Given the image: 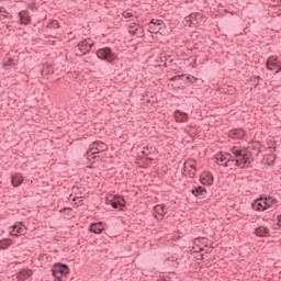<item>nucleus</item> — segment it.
<instances>
[{
	"label": "nucleus",
	"mask_w": 281,
	"mask_h": 281,
	"mask_svg": "<svg viewBox=\"0 0 281 281\" xmlns=\"http://www.w3.org/2000/svg\"><path fill=\"white\" fill-rule=\"evenodd\" d=\"M53 277L56 278L58 281H63V276H68L69 273V266L55 263L54 268L52 269Z\"/></svg>",
	"instance_id": "20e7f679"
},
{
	"label": "nucleus",
	"mask_w": 281,
	"mask_h": 281,
	"mask_svg": "<svg viewBox=\"0 0 281 281\" xmlns=\"http://www.w3.org/2000/svg\"><path fill=\"white\" fill-rule=\"evenodd\" d=\"M158 281H171L170 277H161Z\"/></svg>",
	"instance_id": "473e14b6"
},
{
	"label": "nucleus",
	"mask_w": 281,
	"mask_h": 281,
	"mask_svg": "<svg viewBox=\"0 0 281 281\" xmlns=\"http://www.w3.org/2000/svg\"><path fill=\"white\" fill-rule=\"evenodd\" d=\"M255 234L256 236H260V237L269 236V228L265 226H259L255 229Z\"/></svg>",
	"instance_id": "5701e85b"
},
{
	"label": "nucleus",
	"mask_w": 281,
	"mask_h": 281,
	"mask_svg": "<svg viewBox=\"0 0 281 281\" xmlns=\"http://www.w3.org/2000/svg\"><path fill=\"white\" fill-rule=\"evenodd\" d=\"M12 245L10 239H2L0 240V249H8Z\"/></svg>",
	"instance_id": "a878e982"
},
{
	"label": "nucleus",
	"mask_w": 281,
	"mask_h": 281,
	"mask_svg": "<svg viewBox=\"0 0 281 281\" xmlns=\"http://www.w3.org/2000/svg\"><path fill=\"white\" fill-rule=\"evenodd\" d=\"M266 210H269V207H273L277 203L278 200L269 196V198H263Z\"/></svg>",
	"instance_id": "393cba45"
},
{
	"label": "nucleus",
	"mask_w": 281,
	"mask_h": 281,
	"mask_svg": "<svg viewBox=\"0 0 281 281\" xmlns=\"http://www.w3.org/2000/svg\"><path fill=\"white\" fill-rule=\"evenodd\" d=\"M153 147H144L142 150V154L144 155V157H148V155H150V153H153Z\"/></svg>",
	"instance_id": "cd10ccee"
},
{
	"label": "nucleus",
	"mask_w": 281,
	"mask_h": 281,
	"mask_svg": "<svg viewBox=\"0 0 281 281\" xmlns=\"http://www.w3.org/2000/svg\"><path fill=\"white\" fill-rule=\"evenodd\" d=\"M128 32L130 34H132V36H137V38H144V26L139 24H134L133 26L130 25Z\"/></svg>",
	"instance_id": "9b49d317"
},
{
	"label": "nucleus",
	"mask_w": 281,
	"mask_h": 281,
	"mask_svg": "<svg viewBox=\"0 0 281 281\" xmlns=\"http://www.w3.org/2000/svg\"><path fill=\"white\" fill-rule=\"evenodd\" d=\"M97 56L100 60H105V63L110 64H112L117 58L110 47L99 48L97 50Z\"/></svg>",
	"instance_id": "7ed1b4c3"
},
{
	"label": "nucleus",
	"mask_w": 281,
	"mask_h": 281,
	"mask_svg": "<svg viewBox=\"0 0 281 281\" xmlns=\"http://www.w3.org/2000/svg\"><path fill=\"white\" fill-rule=\"evenodd\" d=\"M247 155H248V161L249 165L251 164L250 159L252 156L258 157V155H260V146H254L251 151H248L247 149H245Z\"/></svg>",
	"instance_id": "4be33fe9"
},
{
	"label": "nucleus",
	"mask_w": 281,
	"mask_h": 281,
	"mask_svg": "<svg viewBox=\"0 0 281 281\" xmlns=\"http://www.w3.org/2000/svg\"><path fill=\"white\" fill-rule=\"evenodd\" d=\"M252 210L256 212H265L267 206L265 205V198H259L251 203Z\"/></svg>",
	"instance_id": "ddd939ff"
},
{
	"label": "nucleus",
	"mask_w": 281,
	"mask_h": 281,
	"mask_svg": "<svg viewBox=\"0 0 281 281\" xmlns=\"http://www.w3.org/2000/svg\"><path fill=\"white\" fill-rule=\"evenodd\" d=\"M19 18L21 23H23L24 25H27V23H30V14H27V11H20Z\"/></svg>",
	"instance_id": "b1692460"
},
{
	"label": "nucleus",
	"mask_w": 281,
	"mask_h": 281,
	"mask_svg": "<svg viewBox=\"0 0 281 281\" xmlns=\"http://www.w3.org/2000/svg\"><path fill=\"white\" fill-rule=\"evenodd\" d=\"M154 212H156L155 218H157V221H159V218H164V216L166 215V205L164 204H158L154 207ZM160 216V217H159Z\"/></svg>",
	"instance_id": "dca6fc26"
},
{
	"label": "nucleus",
	"mask_w": 281,
	"mask_h": 281,
	"mask_svg": "<svg viewBox=\"0 0 281 281\" xmlns=\"http://www.w3.org/2000/svg\"><path fill=\"white\" fill-rule=\"evenodd\" d=\"M52 25H53V27H58L59 23H58V21L55 20V21H53Z\"/></svg>",
	"instance_id": "72a5a7b5"
},
{
	"label": "nucleus",
	"mask_w": 281,
	"mask_h": 281,
	"mask_svg": "<svg viewBox=\"0 0 281 281\" xmlns=\"http://www.w3.org/2000/svg\"><path fill=\"white\" fill-rule=\"evenodd\" d=\"M193 63H196V59H193Z\"/></svg>",
	"instance_id": "58836bf2"
},
{
	"label": "nucleus",
	"mask_w": 281,
	"mask_h": 281,
	"mask_svg": "<svg viewBox=\"0 0 281 281\" xmlns=\"http://www.w3.org/2000/svg\"><path fill=\"white\" fill-rule=\"evenodd\" d=\"M267 69L269 71H274V74H280L281 71V64L278 61V58L271 56L267 60Z\"/></svg>",
	"instance_id": "0eeeda50"
},
{
	"label": "nucleus",
	"mask_w": 281,
	"mask_h": 281,
	"mask_svg": "<svg viewBox=\"0 0 281 281\" xmlns=\"http://www.w3.org/2000/svg\"><path fill=\"white\" fill-rule=\"evenodd\" d=\"M278 225H281V215L278 216Z\"/></svg>",
	"instance_id": "c9c22d12"
},
{
	"label": "nucleus",
	"mask_w": 281,
	"mask_h": 281,
	"mask_svg": "<svg viewBox=\"0 0 281 281\" xmlns=\"http://www.w3.org/2000/svg\"><path fill=\"white\" fill-rule=\"evenodd\" d=\"M5 12H8V11L5 10V8L0 7V14H3V13H5Z\"/></svg>",
	"instance_id": "f704fd0d"
},
{
	"label": "nucleus",
	"mask_w": 281,
	"mask_h": 281,
	"mask_svg": "<svg viewBox=\"0 0 281 281\" xmlns=\"http://www.w3.org/2000/svg\"><path fill=\"white\" fill-rule=\"evenodd\" d=\"M201 19H203V15H201V13L190 14L184 18L186 25H189L190 27H192V25H199V23H201Z\"/></svg>",
	"instance_id": "1a4fd4ad"
},
{
	"label": "nucleus",
	"mask_w": 281,
	"mask_h": 281,
	"mask_svg": "<svg viewBox=\"0 0 281 281\" xmlns=\"http://www.w3.org/2000/svg\"><path fill=\"white\" fill-rule=\"evenodd\" d=\"M11 65H14V59L9 58V59L3 64V67H11Z\"/></svg>",
	"instance_id": "7c9ffc66"
},
{
	"label": "nucleus",
	"mask_w": 281,
	"mask_h": 281,
	"mask_svg": "<svg viewBox=\"0 0 281 281\" xmlns=\"http://www.w3.org/2000/svg\"><path fill=\"white\" fill-rule=\"evenodd\" d=\"M176 122H188L189 115L186 112H181L180 110H176L175 113Z\"/></svg>",
	"instance_id": "f3484780"
},
{
	"label": "nucleus",
	"mask_w": 281,
	"mask_h": 281,
	"mask_svg": "<svg viewBox=\"0 0 281 281\" xmlns=\"http://www.w3.org/2000/svg\"><path fill=\"white\" fill-rule=\"evenodd\" d=\"M110 203L112 207H114V210H120L124 207V205H126V201L122 196H114L113 200L110 201Z\"/></svg>",
	"instance_id": "2eb2a0df"
},
{
	"label": "nucleus",
	"mask_w": 281,
	"mask_h": 281,
	"mask_svg": "<svg viewBox=\"0 0 281 281\" xmlns=\"http://www.w3.org/2000/svg\"><path fill=\"white\" fill-rule=\"evenodd\" d=\"M5 19H12V15L8 11L0 13V21H5Z\"/></svg>",
	"instance_id": "c85d7f7f"
},
{
	"label": "nucleus",
	"mask_w": 281,
	"mask_h": 281,
	"mask_svg": "<svg viewBox=\"0 0 281 281\" xmlns=\"http://www.w3.org/2000/svg\"><path fill=\"white\" fill-rule=\"evenodd\" d=\"M232 155L225 157L223 154L216 156V161L220 166H225V168H229V166H237L238 168H248L249 166V154L245 148H240L238 146H233L231 148Z\"/></svg>",
	"instance_id": "f257e3e1"
},
{
	"label": "nucleus",
	"mask_w": 281,
	"mask_h": 281,
	"mask_svg": "<svg viewBox=\"0 0 281 281\" xmlns=\"http://www.w3.org/2000/svg\"><path fill=\"white\" fill-rule=\"evenodd\" d=\"M11 183L13 188H19V186L23 183V176H21V173H15L11 179Z\"/></svg>",
	"instance_id": "aec40b11"
},
{
	"label": "nucleus",
	"mask_w": 281,
	"mask_h": 281,
	"mask_svg": "<svg viewBox=\"0 0 281 281\" xmlns=\"http://www.w3.org/2000/svg\"><path fill=\"white\" fill-rule=\"evenodd\" d=\"M187 80H188L189 82H191V85H194V82H196V77H194V76H188V77H187Z\"/></svg>",
	"instance_id": "2f4dec72"
},
{
	"label": "nucleus",
	"mask_w": 281,
	"mask_h": 281,
	"mask_svg": "<svg viewBox=\"0 0 281 281\" xmlns=\"http://www.w3.org/2000/svg\"><path fill=\"white\" fill-rule=\"evenodd\" d=\"M200 182L202 186H212V183H214V177L210 173V171H204L200 176Z\"/></svg>",
	"instance_id": "f8f14e48"
},
{
	"label": "nucleus",
	"mask_w": 281,
	"mask_h": 281,
	"mask_svg": "<svg viewBox=\"0 0 281 281\" xmlns=\"http://www.w3.org/2000/svg\"><path fill=\"white\" fill-rule=\"evenodd\" d=\"M13 232H16V234H24L25 233V228H23L22 226H13Z\"/></svg>",
	"instance_id": "c756f323"
},
{
	"label": "nucleus",
	"mask_w": 281,
	"mask_h": 281,
	"mask_svg": "<svg viewBox=\"0 0 281 281\" xmlns=\"http://www.w3.org/2000/svg\"><path fill=\"white\" fill-rule=\"evenodd\" d=\"M27 278H32V270H30V269L21 270L18 273V280L19 281H25V280H27Z\"/></svg>",
	"instance_id": "a211bd4d"
},
{
	"label": "nucleus",
	"mask_w": 281,
	"mask_h": 281,
	"mask_svg": "<svg viewBox=\"0 0 281 281\" xmlns=\"http://www.w3.org/2000/svg\"><path fill=\"white\" fill-rule=\"evenodd\" d=\"M184 172H188L190 179L196 177V160H187L184 162Z\"/></svg>",
	"instance_id": "423d86ee"
},
{
	"label": "nucleus",
	"mask_w": 281,
	"mask_h": 281,
	"mask_svg": "<svg viewBox=\"0 0 281 281\" xmlns=\"http://www.w3.org/2000/svg\"><path fill=\"white\" fill-rule=\"evenodd\" d=\"M123 16L124 19H137V16H135V13L133 11H124Z\"/></svg>",
	"instance_id": "bb28decb"
},
{
	"label": "nucleus",
	"mask_w": 281,
	"mask_h": 281,
	"mask_svg": "<svg viewBox=\"0 0 281 281\" xmlns=\"http://www.w3.org/2000/svg\"><path fill=\"white\" fill-rule=\"evenodd\" d=\"M203 250V248H200V247H198L195 250H193V251H202Z\"/></svg>",
	"instance_id": "e433bc0d"
},
{
	"label": "nucleus",
	"mask_w": 281,
	"mask_h": 281,
	"mask_svg": "<svg viewBox=\"0 0 281 281\" xmlns=\"http://www.w3.org/2000/svg\"><path fill=\"white\" fill-rule=\"evenodd\" d=\"M164 265L170 271H175L179 267V259L175 255H171L165 259Z\"/></svg>",
	"instance_id": "6e6552de"
},
{
	"label": "nucleus",
	"mask_w": 281,
	"mask_h": 281,
	"mask_svg": "<svg viewBox=\"0 0 281 281\" xmlns=\"http://www.w3.org/2000/svg\"><path fill=\"white\" fill-rule=\"evenodd\" d=\"M256 78V80H260V76H257V77H255Z\"/></svg>",
	"instance_id": "4c0bfd02"
},
{
	"label": "nucleus",
	"mask_w": 281,
	"mask_h": 281,
	"mask_svg": "<svg viewBox=\"0 0 281 281\" xmlns=\"http://www.w3.org/2000/svg\"><path fill=\"white\" fill-rule=\"evenodd\" d=\"M104 231V226L102 225V222L99 223H93L90 225V232H92L93 234H102V232Z\"/></svg>",
	"instance_id": "6ab92c4d"
},
{
	"label": "nucleus",
	"mask_w": 281,
	"mask_h": 281,
	"mask_svg": "<svg viewBox=\"0 0 281 281\" xmlns=\"http://www.w3.org/2000/svg\"><path fill=\"white\" fill-rule=\"evenodd\" d=\"M109 150V146L100 140H95L90 144L89 149L86 153V157L88 159H95L99 157L100 153H106Z\"/></svg>",
	"instance_id": "f03ea898"
},
{
	"label": "nucleus",
	"mask_w": 281,
	"mask_h": 281,
	"mask_svg": "<svg viewBox=\"0 0 281 281\" xmlns=\"http://www.w3.org/2000/svg\"><path fill=\"white\" fill-rule=\"evenodd\" d=\"M192 194H194L195 196H202V199H205L206 194H207V190H205L204 187H196L195 189H193Z\"/></svg>",
	"instance_id": "412c9836"
},
{
	"label": "nucleus",
	"mask_w": 281,
	"mask_h": 281,
	"mask_svg": "<svg viewBox=\"0 0 281 281\" xmlns=\"http://www.w3.org/2000/svg\"><path fill=\"white\" fill-rule=\"evenodd\" d=\"M78 52L82 56L85 54H89L91 52V48L93 47V44L89 43V41L83 40L78 45Z\"/></svg>",
	"instance_id": "9d476101"
},
{
	"label": "nucleus",
	"mask_w": 281,
	"mask_h": 281,
	"mask_svg": "<svg viewBox=\"0 0 281 281\" xmlns=\"http://www.w3.org/2000/svg\"><path fill=\"white\" fill-rule=\"evenodd\" d=\"M228 137L231 139H243V137H245V130L243 128L231 130L228 132Z\"/></svg>",
	"instance_id": "4468645a"
},
{
	"label": "nucleus",
	"mask_w": 281,
	"mask_h": 281,
	"mask_svg": "<svg viewBox=\"0 0 281 281\" xmlns=\"http://www.w3.org/2000/svg\"><path fill=\"white\" fill-rule=\"evenodd\" d=\"M165 27L166 24H164V21L153 19L148 24L147 32H149V34H161Z\"/></svg>",
	"instance_id": "39448f33"
}]
</instances>
